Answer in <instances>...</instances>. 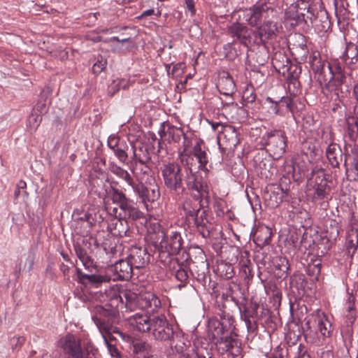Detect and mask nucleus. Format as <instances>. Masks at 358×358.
I'll return each instance as SVG.
<instances>
[{"instance_id": "nucleus-25", "label": "nucleus", "mask_w": 358, "mask_h": 358, "mask_svg": "<svg viewBox=\"0 0 358 358\" xmlns=\"http://www.w3.org/2000/svg\"><path fill=\"white\" fill-rule=\"evenodd\" d=\"M113 268L119 279L127 280L132 277L134 268L127 258L115 262Z\"/></svg>"}, {"instance_id": "nucleus-7", "label": "nucleus", "mask_w": 358, "mask_h": 358, "mask_svg": "<svg viewBox=\"0 0 358 358\" xmlns=\"http://www.w3.org/2000/svg\"><path fill=\"white\" fill-rule=\"evenodd\" d=\"M309 178L308 196L314 202L320 201L327 198L331 191L324 171L322 169L314 168Z\"/></svg>"}, {"instance_id": "nucleus-56", "label": "nucleus", "mask_w": 358, "mask_h": 358, "mask_svg": "<svg viewBox=\"0 0 358 358\" xmlns=\"http://www.w3.org/2000/svg\"><path fill=\"white\" fill-rule=\"evenodd\" d=\"M288 71L286 73L292 79L296 80L299 77V75L301 73V67L296 65L293 64L291 62L288 64L287 66Z\"/></svg>"}, {"instance_id": "nucleus-61", "label": "nucleus", "mask_w": 358, "mask_h": 358, "mask_svg": "<svg viewBox=\"0 0 358 358\" xmlns=\"http://www.w3.org/2000/svg\"><path fill=\"white\" fill-rule=\"evenodd\" d=\"M175 275L176 279L182 283H186L188 281L187 271L181 266L177 269Z\"/></svg>"}, {"instance_id": "nucleus-33", "label": "nucleus", "mask_w": 358, "mask_h": 358, "mask_svg": "<svg viewBox=\"0 0 358 358\" xmlns=\"http://www.w3.org/2000/svg\"><path fill=\"white\" fill-rule=\"evenodd\" d=\"M216 345V349L220 354H224L232 349L237 345V341L231 336H221L219 338L213 340Z\"/></svg>"}, {"instance_id": "nucleus-37", "label": "nucleus", "mask_w": 358, "mask_h": 358, "mask_svg": "<svg viewBox=\"0 0 358 358\" xmlns=\"http://www.w3.org/2000/svg\"><path fill=\"white\" fill-rule=\"evenodd\" d=\"M315 322L317 324V329L323 337H329L331 332V324L324 314L318 315Z\"/></svg>"}, {"instance_id": "nucleus-53", "label": "nucleus", "mask_w": 358, "mask_h": 358, "mask_svg": "<svg viewBox=\"0 0 358 358\" xmlns=\"http://www.w3.org/2000/svg\"><path fill=\"white\" fill-rule=\"evenodd\" d=\"M227 208L226 201L220 198H215L213 201V209L218 217L224 216Z\"/></svg>"}, {"instance_id": "nucleus-36", "label": "nucleus", "mask_w": 358, "mask_h": 358, "mask_svg": "<svg viewBox=\"0 0 358 358\" xmlns=\"http://www.w3.org/2000/svg\"><path fill=\"white\" fill-rule=\"evenodd\" d=\"M288 172L292 171V176L294 180L301 181L305 176H308V169L303 161L295 162L289 166Z\"/></svg>"}, {"instance_id": "nucleus-51", "label": "nucleus", "mask_w": 358, "mask_h": 358, "mask_svg": "<svg viewBox=\"0 0 358 358\" xmlns=\"http://www.w3.org/2000/svg\"><path fill=\"white\" fill-rule=\"evenodd\" d=\"M278 105L283 107L285 106L286 109L291 113H293V99L291 96H283L280 100L279 103L275 102L273 110L275 114H279Z\"/></svg>"}, {"instance_id": "nucleus-5", "label": "nucleus", "mask_w": 358, "mask_h": 358, "mask_svg": "<svg viewBox=\"0 0 358 358\" xmlns=\"http://www.w3.org/2000/svg\"><path fill=\"white\" fill-rule=\"evenodd\" d=\"M153 229L156 233L155 245L160 253L175 255L180 252L183 243L180 233L172 231L166 234L158 223L153 224Z\"/></svg>"}, {"instance_id": "nucleus-14", "label": "nucleus", "mask_w": 358, "mask_h": 358, "mask_svg": "<svg viewBox=\"0 0 358 358\" xmlns=\"http://www.w3.org/2000/svg\"><path fill=\"white\" fill-rule=\"evenodd\" d=\"M314 11V13L307 15V19H305L306 22L308 20L318 31H327L330 27V21L327 10L322 4L317 9L315 8Z\"/></svg>"}, {"instance_id": "nucleus-64", "label": "nucleus", "mask_w": 358, "mask_h": 358, "mask_svg": "<svg viewBox=\"0 0 358 358\" xmlns=\"http://www.w3.org/2000/svg\"><path fill=\"white\" fill-rule=\"evenodd\" d=\"M197 358H212L211 353L208 348L197 347L196 349Z\"/></svg>"}, {"instance_id": "nucleus-21", "label": "nucleus", "mask_w": 358, "mask_h": 358, "mask_svg": "<svg viewBox=\"0 0 358 358\" xmlns=\"http://www.w3.org/2000/svg\"><path fill=\"white\" fill-rule=\"evenodd\" d=\"M294 3L291 4V7L296 9V12L301 15L303 18H307L308 14L314 13L313 9H317L322 5L319 1L315 0H293Z\"/></svg>"}, {"instance_id": "nucleus-49", "label": "nucleus", "mask_w": 358, "mask_h": 358, "mask_svg": "<svg viewBox=\"0 0 358 358\" xmlns=\"http://www.w3.org/2000/svg\"><path fill=\"white\" fill-rule=\"evenodd\" d=\"M358 51L357 49V46L353 43L347 44L345 47V50L342 55V59L344 62H347L348 59H351L352 62H353V59L357 60Z\"/></svg>"}, {"instance_id": "nucleus-45", "label": "nucleus", "mask_w": 358, "mask_h": 358, "mask_svg": "<svg viewBox=\"0 0 358 358\" xmlns=\"http://www.w3.org/2000/svg\"><path fill=\"white\" fill-rule=\"evenodd\" d=\"M358 246V231H352L347 237L346 249L348 253L354 255Z\"/></svg>"}, {"instance_id": "nucleus-15", "label": "nucleus", "mask_w": 358, "mask_h": 358, "mask_svg": "<svg viewBox=\"0 0 358 358\" xmlns=\"http://www.w3.org/2000/svg\"><path fill=\"white\" fill-rule=\"evenodd\" d=\"M227 31L231 37L235 38L236 41L247 47L251 43L254 34L252 29L239 22H234L229 26Z\"/></svg>"}, {"instance_id": "nucleus-16", "label": "nucleus", "mask_w": 358, "mask_h": 358, "mask_svg": "<svg viewBox=\"0 0 358 358\" xmlns=\"http://www.w3.org/2000/svg\"><path fill=\"white\" fill-rule=\"evenodd\" d=\"M323 136L325 137V143L329 145L326 150L327 157L332 167H338L342 160V150L340 146L332 142V134L331 132H323Z\"/></svg>"}, {"instance_id": "nucleus-34", "label": "nucleus", "mask_w": 358, "mask_h": 358, "mask_svg": "<svg viewBox=\"0 0 358 358\" xmlns=\"http://www.w3.org/2000/svg\"><path fill=\"white\" fill-rule=\"evenodd\" d=\"M196 215L192 216L190 219L194 220V224L198 228L199 231H201L203 236H208L210 234L209 229L207 227L208 224V219L206 217V213L204 210H199Z\"/></svg>"}, {"instance_id": "nucleus-62", "label": "nucleus", "mask_w": 358, "mask_h": 358, "mask_svg": "<svg viewBox=\"0 0 358 358\" xmlns=\"http://www.w3.org/2000/svg\"><path fill=\"white\" fill-rule=\"evenodd\" d=\"M355 298L353 295H350L347 302V308L349 313V315L351 317H355Z\"/></svg>"}, {"instance_id": "nucleus-39", "label": "nucleus", "mask_w": 358, "mask_h": 358, "mask_svg": "<svg viewBox=\"0 0 358 358\" xmlns=\"http://www.w3.org/2000/svg\"><path fill=\"white\" fill-rule=\"evenodd\" d=\"M240 272L244 278H250L253 276L252 270L251 268L252 262L249 259V252L245 251L241 254L239 259Z\"/></svg>"}, {"instance_id": "nucleus-1", "label": "nucleus", "mask_w": 358, "mask_h": 358, "mask_svg": "<svg viewBox=\"0 0 358 358\" xmlns=\"http://www.w3.org/2000/svg\"><path fill=\"white\" fill-rule=\"evenodd\" d=\"M110 302L103 307L97 306L95 307V315L92 320L102 334H110L115 332L111 325L113 320L116 317L119 306H123L132 311L137 307L141 309H150L154 312L161 306L159 298L152 293L147 292L137 295L135 292L129 289L111 291L110 293Z\"/></svg>"}, {"instance_id": "nucleus-38", "label": "nucleus", "mask_w": 358, "mask_h": 358, "mask_svg": "<svg viewBox=\"0 0 358 358\" xmlns=\"http://www.w3.org/2000/svg\"><path fill=\"white\" fill-rule=\"evenodd\" d=\"M132 352L134 358H137V357H143L152 353V350L151 345L148 343L137 340L132 343Z\"/></svg>"}, {"instance_id": "nucleus-47", "label": "nucleus", "mask_w": 358, "mask_h": 358, "mask_svg": "<svg viewBox=\"0 0 358 358\" xmlns=\"http://www.w3.org/2000/svg\"><path fill=\"white\" fill-rule=\"evenodd\" d=\"M340 227L338 223L333 220L331 221L329 228L327 229V240L329 242L336 241L339 236Z\"/></svg>"}, {"instance_id": "nucleus-40", "label": "nucleus", "mask_w": 358, "mask_h": 358, "mask_svg": "<svg viewBox=\"0 0 358 358\" xmlns=\"http://www.w3.org/2000/svg\"><path fill=\"white\" fill-rule=\"evenodd\" d=\"M222 325L219 322L217 316L210 319L208 322V334L212 340L219 338L224 336V332L227 331L225 329H222Z\"/></svg>"}, {"instance_id": "nucleus-57", "label": "nucleus", "mask_w": 358, "mask_h": 358, "mask_svg": "<svg viewBox=\"0 0 358 358\" xmlns=\"http://www.w3.org/2000/svg\"><path fill=\"white\" fill-rule=\"evenodd\" d=\"M246 315L241 314V319L245 322L248 331L250 333H255L257 329V323L255 319H252L251 317H245Z\"/></svg>"}, {"instance_id": "nucleus-23", "label": "nucleus", "mask_w": 358, "mask_h": 358, "mask_svg": "<svg viewBox=\"0 0 358 358\" xmlns=\"http://www.w3.org/2000/svg\"><path fill=\"white\" fill-rule=\"evenodd\" d=\"M150 162L131 161L130 170L138 182H143L146 177L150 176L152 169L148 165Z\"/></svg>"}, {"instance_id": "nucleus-29", "label": "nucleus", "mask_w": 358, "mask_h": 358, "mask_svg": "<svg viewBox=\"0 0 358 358\" xmlns=\"http://www.w3.org/2000/svg\"><path fill=\"white\" fill-rule=\"evenodd\" d=\"M218 87L221 94L231 96L236 91L235 83L228 73L220 78Z\"/></svg>"}, {"instance_id": "nucleus-63", "label": "nucleus", "mask_w": 358, "mask_h": 358, "mask_svg": "<svg viewBox=\"0 0 358 358\" xmlns=\"http://www.w3.org/2000/svg\"><path fill=\"white\" fill-rule=\"evenodd\" d=\"M103 338H104V342L106 344L108 350L110 355H111V357L113 358H120V352L118 351L117 348L115 345L110 343L108 341V340L105 336H103Z\"/></svg>"}, {"instance_id": "nucleus-43", "label": "nucleus", "mask_w": 358, "mask_h": 358, "mask_svg": "<svg viewBox=\"0 0 358 358\" xmlns=\"http://www.w3.org/2000/svg\"><path fill=\"white\" fill-rule=\"evenodd\" d=\"M217 316L219 317V322L222 325V329H225L227 331L233 329L234 318L229 313L222 310L217 313Z\"/></svg>"}, {"instance_id": "nucleus-20", "label": "nucleus", "mask_w": 358, "mask_h": 358, "mask_svg": "<svg viewBox=\"0 0 358 358\" xmlns=\"http://www.w3.org/2000/svg\"><path fill=\"white\" fill-rule=\"evenodd\" d=\"M127 258L134 268H140L149 262L150 255L145 248L132 247Z\"/></svg>"}, {"instance_id": "nucleus-35", "label": "nucleus", "mask_w": 358, "mask_h": 358, "mask_svg": "<svg viewBox=\"0 0 358 358\" xmlns=\"http://www.w3.org/2000/svg\"><path fill=\"white\" fill-rule=\"evenodd\" d=\"M327 68L331 76L329 82H333L334 86L341 88V85L345 79L342 68L338 65L334 66L329 63H327Z\"/></svg>"}, {"instance_id": "nucleus-50", "label": "nucleus", "mask_w": 358, "mask_h": 358, "mask_svg": "<svg viewBox=\"0 0 358 358\" xmlns=\"http://www.w3.org/2000/svg\"><path fill=\"white\" fill-rule=\"evenodd\" d=\"M292 54L295 56L296 60L301 62H306L308 54L307 45L301 44L294 47Z\"/></svg>"}, {"instance_id": "nucleus-32", "label": "nucleus", "mask_w": 358, "mask_h": 358, "mask_svg": "<svg viewBox=\"0 0 358 358\" xmlns=\"http://www.w3.org/2000/svg\"><path fill=\"white\" fill-rule=\"evenodd\" d=\"M255 163L256 171L262 178H271L273 173L271 171L272 166L269 160L261 159L260 156L257 155L255 157Z\"/></svg>"}, {"instance_id": "nucleus-54", "label": "nucleus", "mask_w": 358, "mask_h": 358, "mask_svg": "<svg viewBox=\"0 0 358 358\" xmlns=\"http://www.w3.org/2000/svg\"><path fill=\"white\" fill-rule=\"evenodd\" d=\"M259 307V305L257 303L251 301L248 306L245 308L241 314L246 315L245 317H251L252 319H256L258 317L257 310Z\"/></svg>"}, {"instance_id": "nucleus-28", "label": "nucleus", "mask_w": 358, "mask_h": 358, "mask_svg": "<svg viewBox=\"0 0 358 358\" xmlns=\"http://www.w3.org/2000/svg\"><path fill=\"white\" fill-rule=\"evenodd\" d=\"M133 160L140 162H150L151 156L147 145L138 141L132 143Z\"/></svg>"}, {"instance_id": "nucleus-59", "label": "nucleus", "mask_w": 358, "mask_h": 358, "mask_svg": "<svg viewBox=\"0 0 358 358\" xmlns=\"http://www.w3.org/2000/svg\"><path fill=\"white\" fill-rule=\"evenodd\" d=\"M103 248L107 254L111 255L112 256L116 255L120 252V248H117L116 243H108V242L103 243ZM119 248H121V245H119Z\"/></svg>"}, {"instance_id": "nucleus-26", "label": "nucleus", "mask_w": 358, "mask_h": 358, "mask_svg": "<svg viewBox=\"0 0 358 358\" xmlns=\"http://www.w3.org/2000/svg\"><path fill=\"white\" fill-rule=\"evenodd\" d=\"M223 134V143L225 144V148H222L224 150H234L237 145L239 143L238 133L234 127L227 126L222 130Z\"/></svg>"}, {"instance_id": "nucleus-31", "label": "nucleus", "mask_w": 358, "mask_h": 358, "mask_svg": "<svg viewBox=\"0 0 358 358\" xmlns=\"http://www.w3.org/2000/svg\"><path fill=\"white\" fill-rule=\"evenodd\" d=\"M272 237L271 229L266 227H259L254 233V241L259 245L264 246L268 245Z\"/></svg>"}, {"instance_id": "nucleus-2", "label": "nucleus", "mask_w": 358, "mask_h": 358, "mask_svg": "<svg viewBox=\"0 0 358 358\" xmlns=\"http://www.w3.org/2000/svg\"><path fill=\"white\" fill-rule=\"evenodd\" d=\"M163 181L166 187L175 194H183L189 191L197 192V196L207 197L209 187L199 174L189 172L185 174L178 163L169 162L160 168Z\"/></svg>"}, {"instance_id": "nucleus-52", "label": "nucleus", "mask_w": 358, "mask_h": 358, "mask_svg": "<svg viewBox=\"0 0 358 358\" xmlns=\"http://www.w3.org/2000/svg\"><path fill=\"white\" fill-rule=\"evenodd\" d=\"M243 100L248 103H252L256 100V94H255V90L254 87L252 85H248L243 92L242 96Z\"/></svg>"}, {"instance_id": "nucleus-24", "label": "nucleus", "mask_w": 358, "mask_h": 358, "mask_svg": "<svg viewBox=\"0 0 358 358\" xmlns=\"http://www.w3.org/2000/svg\"><path fill=\"white\" fill-rule=\"evenodd\" d=\"M76 275L78 282L83 285L90 284L95 287H98L103 282H108L110 280V278L106 275L85 274L80 268H76Z\"/></svg>"}, {"instance_id": "nucleus-48", "label": "nucleus", "mask_w": 358, "mask_h": 358, "mask_svg": "<svg viewBox=\"0 0 358 358\" xmlns=\"http://www.w3.org/2000/svg\"><path fill=\"white\" fill-rule=\"evenodd\" d=\"M109 196L113 203L117 204V206L122 203L124 201L129 199L122 191L113 187H111L109 192Z\"/></svg>"}, {"instance_id": "nucleus-42", "label": "nucleus", "mask_w": 358, "mask_h": 358, "mask_svg": "<svg viewBox=\"0 0 358 358\" xmlns=\"http://www.w3.org/2000/svg\"><path fill=\"white\" fill-rule=\"evenodd\" d=\"M196 195L198 194L196 193ZM197 199L192 201L190 199L186 200L183 203V209L185 211L186 216L190 219L192 216L196 215L195 213H197L199 210L201 208L200 201H198L199 198H201V196H197L196 194L194 195ZM209 196V194L207 197H204L205 199H208Z\"/></svg>"}, {"instance_id": "nucleus-18", "label": "nucleus", "mask_w": 358, "mask_h": 358, "mask_svg": "<svg viewBox=\"0 0 358 358\" xmlns=\"http://www.w3.org/2000/svg\"><path fill=\"white\" fill-rule=\"evenodd\" d=\"M108 145L120 162L124 163L127 161L128 145L124 141L116 135H110L108 138Z\"/></svg>"}, {"instance_id": "nucleus-55", "label": "nucleus", "mask_w": 358, "mask_h": 358, "mask_svg": "<svg viewBox=\"0 0 358 358\" xmlns=\"http://www.w3.org/2000/svg\"><path fill=\"white\" fill-rule=\"evenodd\" d=\"M189 345V341H187V343L184 341V339H180L178 341V342L174 346V350L178 354V357L189 356L187 353L185 352Z\"/></svg>"}, {"instance_id": "nucleus-8", "label": "nucleus", "mask_w": 358, "mask_h": 358, "mask_svg": "<svg viewBox=\"0 0 358 358\" xmlns=\"http://www.w3.org/2000/svg\"><path fill=\"white\" fill-rule=\"evenodd\" d=\"M276 11L271 6L270 2H258L243 11V19L251 27H259L262 21L273 18Z\"/></svg>"}, {"instance_id": "nucleus-4", "label": "nucleus", "mask_w": 358, "mask_h": 358, "mask_svg": "<svg viewBox=\"0 0 358 358\" xmlns=\"http://www.w3.org/2000/svg\"><path fill=\"white\" fill-rule=\"evenodd\" d=\"M58 347L65 355L64 358H99L97 348L90 342L82 347L81 340L72 334H68L58 341Z\"/></svg>"}, {"instance_id": "nucleus-6", "label": "nucleus", "mask_w": 358, "mask_h": 358, "mask_svg": "<svg viewBox=\"0 0 358 358\" xmlns=\"http://www.w3.org/2000/svg\"><path fill=\"white\" fill-rule=\"evenodd\" d=\"M260 143L271 157L278 159L285 152L287 138L285 131L274 129L266 131L262 136Z\"/></svg>"}, {"instance_id": "nucleus-60", "label": "nucleus", "mask_w": 358, "mask_h": 358, "mask_svg": "<svg viewBox=\"0 0 358 358\" xmlns=\"http://www.w3.org/2000/svg\"><path fill=\"white\" fill-rule=\"evenodd\" d=\"M107 62L106 59H101V60H98L96 63L94 64L92 66V72L93 73L98 75L102 71H103L106 66Z\"/></svg>"}, {"instance_id": "nucleus-12", "label": "nucleus", "mask_w": 358, "mask_h": 358, "mask_svg": "<svg viewBox=\"0 0 358 358\" xmlns=\"http://www.w3.org/2000/svg\"><path fill=\"white\" fill-rule=\"evenodd\" d=\"M152 180L153 182H150L148 185H144L143 182H138V186H136L134 190L142 199L147 208V202L153 203L160 197L159 187L155 182V179L152 178Z\"/></svg>"}, {"instance_id": "nucleus-10", "label": "nucleus", "mask_w": 358, "mask_h": 358, "mask_svg": "<svg viewBox=\"0 0 358 358\" xmlns=\"http://www.w3.org/2000/svg\"><path fill=\"white\" fill-rule=\"evenodd\" d=\"M167 129L165 131V122L162 123L163 129L159 131L161 137L168 136V141L169 142L180 143L181 137L183 138L182 150L179 152V159H185L187 158V149H189L192 145V138H189L183 131L182 127H178L169 124H167Z\"/></svg>"}, {"instance_id": "nucleus-3", "label": "nucleus", "mask_w": 358, "mask_h": 358, "mask_svg": "<svg viewBox=\"0 0 358 358\" xmlns=\"http://www.w3.org/2000/svg\"><path fill=\"white\" fill-rule=\"evenodd\" d=\"M130 324L141 332H151L155 339L160 341H171L174 338L172 325L164 315L152 317L136 313L130 318Z\"/></svg>"}, {"instance_id": "nucleus-58", "label": "nucleus", "mask_w": 358, "mask_h": 358, "mask_svg": "<svg viewBox=\"0 0 358 358\" xmlns=\"http://www.w3.org/2000/svg\"><path fill=\"white\" fill-rule=\"evenodd\" d=\"M310 66L315 73L322 75L324 73L326 62L320 59L313 62Z\"/></svg>"}, {"instance_id": "nucleus-27", "label": "nucleus", "mask_w": 358, "mask_h": 358, "mask_svg": "<svg viewBox=\"0 0 358 358\" xmlns=\"http://www.w3.org/2000/svg\"><path fill=\"white\" fill-rule=\"evenodd\" d=\"M290 62L291 61L283 50L275 52L272 57V64L273 67L278 72L282 75H285L286 72L288 71L287 66Z\"/></svg>"}, {"instance_id": "nucleus-13", "label": "nucleus", "mask_w": 358, "mask_h": 358, "mask_svg": "<svg viewBox=\"0 0 358 358\" xmlns=\"http://www.w3.org/2000/svg\"><path fill=\"white\" fill-rule=\"evenodd\" d=\"M109 215L132 220H137L143 217V213L135 207L129 199L120 204L118 207H114L109 210Z\"/></svg>"}, {"instance_id": "nucleus-19", "label": "nucleus", "mask_w": 358, "mask_h": 358, "mask_svg": "<svg viewBox=\"0 0 358 358\" xmlns=\"http://www.w3.org/2000/svg\"><path fill=\"white\" fill-rule=\"evenodd\" d=\"M268 18L264 23L258 27L256 31V36L258 37L260 41L265 44L268 40L273 39L277 35L278 27L276 23L273 22Z\"/></svg>"}, {"instance_id": "nucleus-17", "label": "nucleus", "mask_w": 358, "mask_h": 358, "mask_svg": "<svg viewBox=\"0 0 358 358\" xmlns=\"http://www.w3.org/2000/svg\"><path fill=\"white\" fill-rule=\"evenodd\" d=\"M107 229L113 236L118 237L130 236L131 231L129 230L128 219L111 216L108 221Z\"/></svg>"}, {"instance_id": "nucleus-22", "label": "nucleus", "mask_w": 358, "mask_h": 358, "mask_svg": "<svg viewBox=\"0 0 358 358\" xmlns=\"http://www.w3.org/2000/svg\"><path fill=\"white\" fill-rule=\"evenodd\" d=\"M75 253L78 259L81 262L84 268L92 272L96 268V265L94 259L91 257L90 252L79 243L73 245Z\"/></svg>"}, {"instance_id": "nucleus-46", "label": "nucleus", "mask_w": 358, "mask_h": 358, "mask_svg": "<svg viewBox=\"0 0 358 358\" xmlns=\"http://www.w3.org/2000/svg\"><path fill=\"white\" fill-rule=\"evenodd\" d=\"M217 272L220 275L226 279L231 278L234 275L233 266L227 262H221L217 267Z\"/></svg>"}, {"instance_id": "nucleus-11", "label": "nucleus", "mask_w": 358, "mask_h": 358, "mask_svg": "<svg viewBox=\"0 0 358 358\" xmlns=\"http://www.w3.org/2000/svg\"><path fill=\"white\" fill-rule=\"evenodd\" d=\"M289 184V179L283 177L280 179L279 185L271 186L264 196L267 206L272 208L278 207L282 203L284 196L288 194Z\"/></svg>"}, {"instance_id": "nucleus-9", "label": "nucleus", "mask_w": 358, "mask_h": 358, "mask_svg": "<svg viewBox=\"0 0 358 358\" xmlns=\"http://www.w3.org/2000/svg\"><path fill=\"white\" fill-rule=\"evenodd\" d=\"M207 148L203 140L197 139L193 145L192 150L187 149V158L185 159H180L182 163H185L186 165L192 168L196 166L197 162V167L199 169H206V165L208 163V155L207 154Z\"/></svg>"}, {"instance_id": "nucleus-30", "label": "nucleus", "mask_w": 358, "mask_h": 358, "mask_svg": "<svg viewBox=\"0 0 358 358\" xmlns=\"http://www.w3.org/2000/svg\"><path fill=\"white\" fill-rule=\"evenodd\" d=\"M326 94L330 102H332L334 106L333 110L340 107L342 101L340 94L342 92L341 88L334 86L333 82H329L325 86Z\"/></svg>"}, {"instance_id": "nucleus-44", "label": "nucleus", "mask_w": 358, "mask_h": 358, "mask_svg": "<svg viewBox=\"0 0 358 358\" xmlns=\"http://www.w3.org/2000/svg\"><path fill=\"white\" fill-rule=\"evenodd\" d=\"M129 86V81L125 79H115L108 85V94L110 96L115 94L120 89H127Z\"/></svg>"}, {"instance_id": "nucleus-41", "label": "nucleus", "mask_w": 358, "mask_h": 358, "mask_svg": "<svg viewBox=\"0 0 358 358\" xmlns=\"http://www.w3.org/2000/svg\"><path fill=\"white\" fill-rule=\"evenodd\" d=\"M347 131L345 137L355 141L358 137V117L349 116L346 118Z\"/></svg>"}]
</instances>
